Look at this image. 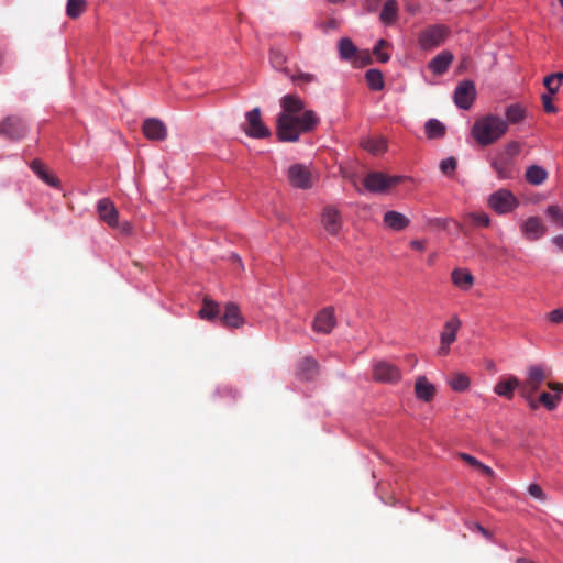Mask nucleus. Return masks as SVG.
Wrapping results in <instances>:
<instances>
[{
  "label": "nucleus",
  "instance_id": "1",
  "mask_svg": "<svg viewBox=\"0 0 563 563\" xmlns=\"http://www.w3.org/2000/svg\"><path fill=\"white\" fill-rule=\"evenodd\" d=\"M280 112L276 120V134L282 142H296L300 135L308 133L318 125L317 113L307 109L305 101L297 95L284 96L280 101Z\"/></svg>",
  "mask_w": 563,
  "mask_h": 563
},
{
  "label": "nucleus",
  "instance_id": "2",
  "mask_svg": "<svg viewBox=\"0 0 563 563\" xmlns=\"http://www.w3.org/2000/svg\"><path fill=\"white\" fill-rule=\"evenodd\" d=\"M508 131V123L498 115H484L477 119L471 130L473 139L482 146L490 145Z\"/></svg>",
  "mask_w": 563,
  "mask_h": 563
},
{
  "label": "nucleus",
  "instance_id": "3",
  "mask_svg": "<svg viewBox=\"0 0 563 563\" xmlns=\"http://www.w3.org/2000/svg\"><path fill=\"white\" fill-rule=\"evenodd\" d=\"M547 371L543 365H531L527 368L526 378L521 385V394L529 401L531 408H536L537 404L532 400L534 394L540 389L547 379Z\"/></svg>",
  "mask_w": 563,
  "mask_h": 563
},
{
  "label": "nucleus",
  "instance_id": "4",
  "mask_svg": "<svg viewBox=\"0 0 563 563\" xmlns=\"http://www.w3.org/2000/svg\"><path fill=\"white\" fill-rule=\"evenodd\" d=\"M449 35V30L444 25H430L419 32L417 42L422 51H432L439 47Z\"/></svg>",
  "mask_w": 563,
  "mask_h": 563
},
{
  "label": "nucleus",
  "instance_id": "5",
  "mask_svg": "<svg viewBox=\"0 0 563 563\" xmlns=\"http://www.w3.org/2000/svg\"><path fill=\"white\" fill-rule=\"evenodd\" d=\"M462 327L461 319L453 314L443 324L440 333V344L437 350L439 356H446L451 351V345L456 341L457 333Z\"/></svg>",
  "mask_w": 563,
  "mask_h": 563
},
{
  "label": "nucleus",
  "instance_id": "6",
  "mask_svg": "<svg viewBox=\"0 0 563 563\" xmlns=\"http://www.w3.org/2000/svg\"><path fill=\"white\" fill-rule=\"evenodd\" d=\"M488 207L498 214H506L519 206L518 198L508 189H498L489 195Z\"/></svg>",
  "mask_w": 563,
  "mask_h": 563
},
{
  "label": "nucleus",
  "instance_id": "7",
  "mask_svg": "<svg viewBox=\"0 0 563 563\" xmlns=\"http://www.w3.org/2000/svg\"><path fill=\"white\" fill-rule=\"evenodd\" d=\"M402 176H390L383 173H371L364 180V187L371 192H386L388 189L400 184Z\"/></svg>",
  "mask_w": 563,
  "mask_h": 563
},
{
  "label": "nucleus",
  "instance_id": "8",
  "mask_svg": "<svg viewBox=\"0 0 563 563\" xmlns=\"http://www.w3.org/2000/svg\"><path fill=\"white\" fill-rule=\"evenodd\" d=\"M287 178L292 187L308 189L312 187L317 177L308 166L294 164L287 170Z\"/></svg>",
  "mask_w": 563,
  "mask_h": 563
},
{
  "label": "nucleus",
  "instance_id": "9",
  "mask_svg": "<svg viewBox=\"0 0 563 563\" xmlns=\"http://www.w3.org/2000/svg\"><path fill=\"white\" fill-rule=\"evenodd\" d=\"M243 131L247 136L253 139H264L271 135L269 129L264 124L261 118V110L258 108L246 112Z\"/></svg>",
  "mask_w": 563,
  "mask_h": 563
},
{
  "label": "nucleus",
  "instance_id": "10",
  "mask_svg": "<svg viewBox=\"0 0 563 563\" xmlns=\"http://www.w3.org/2000/svg\"><path fill=\"white\" fill-rule=\"evenodd\" d=\"M339 55L341 59L350 60L355 67H362L369 63L367 54L362 55L349 37L339 41Z\"/></svg>",
  "mask_w": 563,
  "mask_h": 563
},
{
  "label": "nucleus",
  "instance_id": "11",
  "mask_svg": "<svg viewBox=\"0 0 563 563\" xmlns=\"http://www.w3.org/2000/svg\"><path fill=\"white\" fill-rule=\"evenodd\" d=\"M320 221L323 230L330 235L336 236L343 229V219L340 210L333 206L322 209Z\"/></svg>",
  "mask_w": 563,
  "mask_h": 563
},
{
  "label": "nucleus",
  "instance_id": "12",
  "mask_svg": "<svg viewBox=\"0 0 563 563\" xmlns=\"http://www.w3.org/2000/svg\"><path fill=\"white\" fill-rule=\"evenodd\" d=\"M373 378L383 384H396L401 379V372L398 366L379 361L373 366Z\"/></svg>",
  "mask_w": 563,
  "mask_h": 563
},
{
  "label": "nucleus",
  "instance_id": "13",
  "mask_svg": "<svg viewBox=\"0 0 563 563\" xmlns=\"http://www.w3.org/2000/svg\"><path fill=\"white\" fill-rule=\"evenodd\" d=\"M547 387L552 391H543L539 395L538 401L541 404L545 409L549 411H552L558 408L562 400V394H563V383L558 382H548Z\"/></svg>",
  "mask_w": 563,
  "mask_h": 563
},
{
  "label": "nucleus",
  "instance_id": "14",
  "mask_svg": "<svg viewBox=\"0 0 563 563\" xmlns=\"http://www.w3.org/2000/svg\"><path fill=\"white\" fill-rule=\"evenodd\" d=\"M475 86L470 80L460 82L454 91V102L461 109H470L475 100Z\"/></svg>",
  "mask_w": 563,
  "mask_h": 563
},
{
  "label": "nucleus",
  "instance_id": "15",
  "mask_svg": "<svg viewBox=\"0 0 563 563\" xmlns=\"http://www.w3.org/2000/svg\"><path fill=\"white\" fill-rule=\"evenodd\" d=\"M142 131L144 136L151 141H164L168 135L165 123L156 118H148L144 120Z\"/></svg>",
  "mask_w": 563,
  "mask_h": 563
},
{
  "label": "nucleus",
  "instance_id": "16",
  "mask_svg": "<svg viewBox=\"0 0 563 563\" xmlns=\"http://www.w3.org/2000/svg\"><path fill=\"white\" fill-rule=\"evenodd\" d=\"M26 133L23 121L15 117H8L0 123V134L10 140H20Z\"/></svg>",
  "mask_w": 563,
  "mask_h": 563
},
{
  "label": "nucleus",
  "instance_id": "17",
  "mask_svg": "<svg viewBox=\"0 0 563 563\" xmlns=\"http://www.w3.org/2000/svg\"><path fill=\"white\" fill-rule=\"evenodd\" d=\"M99 219L104 222L108 227L114 228L118 225L119 211L114 203L108 199L103 198L97 202L96 206Z\"/></svg>",
  "mask_w": 563,
  "mask_h": 563
},
{
  "label": "nucleus",
  "instance_id": "18",
  "mask_svg": "<svg viewBox=\"0 0 563 563\" xmlns=\"http://www.w3.org/2000/svg\"><path fill=\"white\" fill-rule=\"evenodd\" d=\"M336 320L332 308H324L313 320V330L318 333L329 334L335 327Z\"/></svg>",
  "mask_w": 563,
  "mask_h": 563
},
{
  "label": "nucleus",
  "instance_id": "19",
  "mask_svg": "<svg viewBox=\"0 0 563 563\" xmlns=\"http://www.w3.org/2000/svg\"><path fill=\"white\" fill-rule=\"evenodd\" d=\"M437 394V387L432 384L427 376L419 375L415 380V395L417 399L424 402L433 400Z\"/></svg>",
  "mask_w": 563,
  "mask_h": 563
},
{
  "label": "nucleus",
  "instance_id": "20",
  "mask_svg": "<svg viewBox=\"0 0 563 563\" xmlns=\"http://www.w3.org/2000/svg\"><path fill=\"white\" fill-rule=\"evenodd\" d=\"M220 320L224 327L233 329L241 328L245 322L240 308L233 302H228L224 306V311Z\"/></svg>",
  "mask_w": 563,
  "mask_h": 563
},
{
  "label": "nucleus",
  "instance_id": "21",
  "mask_svg": "<svg viewBox=\"0 0 563 563\" xmlns=\"http://www.w3.org/2000/svg\"><path fill=\"white\" fill-rule=\"evenodd\" d=\"M518 387L521 388L520 380L514 375H508L501 377L496 383L494 393L499 397H505L510 400L514 398V393Z\"/></svg>",
  "mask_w": 563,
  "mask_h": 563
},
{
  "label": "nucleus",
  "instance_id": "22",
  "mask_svg": "<svg viewBox=\"0 0 563 563\" xmlns=\"http://www.w3.org/2000/svg\"><path fill=\"white\" fill-rule=\"evenodd\" d=\"M522 234L529 240H538L544 235L547 229L542 221L537 217L528 218L520 225Z\"/></svg>",
  "mask_w": 563,
  "mask_h": 563
},
{
  "label": "nucleus",
  "instance_id": "23",
  "mask_svg": "<svg viewBox=\"0 0 563 563\" xmlns=\"http://www.w3.org/2000/svg\"><path fill=\"white\" fill-rule=\"evenodd\" d=\"M492 166L497 173L499 179H510L514 178L516 174L514 161L509 157H504L497 154L492 161Z\"/></svg>",
  "mask_w": 563,
  "mask_h": 563
},
{
  "label": "nucleus",
  "instance_id": "24",
  "mask_svg": "<svg viewBox=\"0 0 563 563\" xmlns=\"http://www.w3.org/2000/svg\"><path fill=\"white\" fill-rule=\"evenodd\" d=\"M383 222L393 231H401L409 227L410 219L401 212L390 210L384 214Z\"/></svg>",
  "mask_w": 563,
  "mask_h": 563
},
{
  "label": "nucleus",
  "instance_id": "25",
  "mask_svg": "<svg viewBox=\"0 0 563 563\" xmlns=\"http://www.w3.org/2000/svg\"><path fill=\"white\" fill-rule=\"evenodd\" d=\"M451 279L453 285L463 291L470 290L474 285V276L465 268L453 269Z\"/></svg>",
  "mask_w": 563,
  "mask_h": 563
},
{
  "label": "nucleus",
  "instance_id": "26",
  "mask_svg": "<svg viewBox=\"0 0 563 563\" xmlns=\"http://www.w3.org/2000/svg\"><path fill=\"white\" fill-rule=\"evenodd\" d=\"M452 62L453 54L449 51H442L430 60L429 68L433 74L441 75L448 70Z\"/></svg>",
  "mask_w": 563,
  "mask_h": 563
},
{
  "label": "nucleus",
  "instance_id": "27",
  "mask_svg": "<svg viewBox=\"0 0 563 563\" xmlns=\"http://www.w3.org/2000/svg\"><path fill=\"white\" fill-rule=\"evenodd\" d=\"M446 384L452 390L456 393H464L471 387V378L463 372H453L446 378Z\"/></svg>",
  "mask_w": 563,
  "mask_h": 563
},
{
  "label": "nucleus",
  "instance_id": "28",
  "mask_svg": "<svg viewBox=\"0 0 563 563\" xmlns=\"http://www.w3.org/2000/svg\"><path fill=\"white\" fill-rule=\"evenodd\" d=\"M31 169L44 181L46 183L47 185L49 186H53V187H58L59 186V180L57 177H55L54 175H52L47 169L46 167L44 166V164L38 161V159H34L31 162Z\"/></svg>",
  "mask_w": 563,
  "mask_h": 563
},
{
  "label": "nucleus",
  "instance_id": "29",
  "mask_svg": "<svg viewBox=\"0 0 563 563\" xmlns=\"http://www.w3.org/2000/svg\"><path fill=\"white\" fill-rule=\"evenodd\" d=\"M398 18V2L396 0H386L379 19L386 25H391L397 21Z\"/></svg>",
  "mask_w": 563,
  "mask_h": 563
},
{
  "label": "nucleus",
  "instance_id": "30",
  "mask_svg": "<svg viewBox=\"0 0 563 563\" xmlns=\"http://www.w3.org/2000/svg\"><path fill=\"white\" fill-rule=\"evenodd\" d=\"M362 146L367 152L378 155L387 150V142L384 137H369L362 142Z\"/></svg>",
  "mask_w": 563,
  "mask_h": 563
},
{
  "label": "nucleus",
  "instance_id": "31",
  "mask_svg": "<svg viewBox=\"0 0 563 563\" xmlns=\"http://www.w3.org/2000/svg\"><path fill=\"white\" fill-rule=\"evenodd\" d=\"M547 177V170L538 165H531L526 170V180L531 185H541Z\"/></svg>",
  "mask_w": 563,
  "mask_h": 563
},
{
  "label": "nucleus",
  "instance_id": "32",
  "mask_svg": "<svg viewBox=\"0 0 563 563\" xmlns=\"http://www.w3.org/2000/svg\"><path fill=\"white\" fill-rule=\"evenodd\" d=\"M218 314V303L209 298H205L202 301V307L198 312L199 318L203 320H214Z\"/></svg>",
  "mask_w": 563,
  "mask_h": 563
},
{
  "label": "nucleus",
  "instance_id": "33",
  "mask_svg": "<svg viewBox=\"0 0 563 563\" xmlns=\"http://www.w3.org/2000/svg\"><path fill=\"white\" fill-rule=\"evenodd\" d=\"M429 139H440L445 134V125L437 119H430L424 125Z\"/></svg>",
  "mask_w": 563,
  "mask_h": 563
},
{
  "label": "nucleus",
  "instance_id": "34",
  "mask_svg": "<svg viewBox=\"0 0 563 563\" xmlns=\"http://www.w3.org/2000/svg\"><path fill=\"white\" fill-rule=\"evenodd\" d=\"M366 82L372 90H382L384 89V77L380 70L378 69H369L365 74Z\"/></svg>",
  "mask_w": 563,
  "mask_h": 563
},
{
  "label": "nucleus",
  "instance_id": "35",
  "mask_svg": "<svg viewBox=\"0 0 563 563\" xmlns=\"http://www.w3.org/2000/svg\"><path fill=\"white\" fill-rule=\"evenodd\" d=\"M506 120L507 123L516 124L521 122L526 118V109L520 104H511L506 109Z\"/></svg>",
  "mask_w": 563,
  "mask_h": 563
},
{
  "label": "nucleus",
  "instance_id": "36",
  "mask_svg": "<svg viewBox=\"0 0 563 563\" xmlns=\"http://www.w3.org/2000/svg\"><path fill=\"white\" fill-rule=\"evenodd\" d=\"M563 80V73H554L549 76H547L543 79V85L547 87L548 92L551 95H555L562 85Z\"/></svg>",
  "mask_w": 563,
  "mask_h": 563
},
{
  "label": "nucleus",
  "instance_id": "37",
  "mask_svg": "<svg viewBox=\"0 0 563 563\" xmlns=\"http://www.w3.org/2000/svg\"><path fill=\"white\" fill-rule=\"evenodd\" d=\"M86 9L85 0H68L66 13L69 18L76 19L78 18Z\"/></svg>",
  "mask_w": 563,
  "mask_h": 563
},
{
  "label": "nucleus",
  "instance_id": "38",
  "mask_svg": "<svg viewBox=\"0 0 563 563\" xmlns=\"http://www.w3.org/2000/svg\"><path fill=\"white\" fill-rule=\"evenodd\" d=\"M520 143L517 141H511L504 146V148L498 153V155L514 159V157L517 156L520 153Z\"/></svg>",
  "mask_w": 563,
  "mask_h": 563
},
{
  "label": "nucleus",
  "instance_id": "39",
  "mask_svg": "<svg viewBox=\"0 0 563 563\" xmlns=\"http://www.w3.org/2000/svg\"><path fill=\"white\" fill-rule=\"evenodd\" d=\"M470 219L472 220V223L477 227H489L490 224V218L485 212H474L470 214Z\"/></svg>",
  "mask_w": 563,
  "mask_h": 563
},
{
  "label": "nucleus",
  "instance_id": "40",
  "mask_svg": "<svg viewBox=\"0 0 563 563\" xmlns=\"http://www.w3.org/2000/svg\"><path fill=\"white\" fill-rule=\"evenodd\" d=\"M456 159L454 157H448L440 163V169L445 175H453L456 169Z\"/></svg>",
  "mask_w": 563,
  "mask_h": 563
},
{
  "label": "nucleus",
  "instance_id": "41",
  "mask_svg": "<svg viewBox=\"0 0 563 563\" xmlns=\"http://www.w3.org/2000/svg\"><path fill=\"white\" fill-rule=\"evenodd\" d=\"M547 214L559 225L563 227V211L558 206H550L547 209Z\"/></svg>",
  "mask_w": 563,
  "mask_h": 563
},
{
  "label": "nucleus",
  "instance_id": "42",
  "mask_svg": "<svg viewBox=\"0 0 563 563\" xmlns=\"http://www.w3.org/2000/svg\"><path fill=\"white\" fill-rule=\"evenodd\" d=\"M528 493L531 497L538 499V500H545L547 496L542 489V487L539 484L532 483L528 486Z\"/></svg>",
  "mask_w": 563,
  "mask_h": 563
},
{
  "label": "nucleus",
  "instance_id": "43",
  "mask_svg": "<svg viewBox=\"0 0 563 563\" xmlns=\"http://www.w3.org/2000/svg\"><path fill=\"white\" fill-rule=\"evenodd\" d=\"M552 96L553 95H551L549 92V93L542 95V97H541L543 108H544L545 112H548V113H555L558 111L556 107L552 102Z\"/></svg>",
  "mask_w": 563,
  "mask_h": 563
},
{
  "label": "nucleus",
  "instance_id": "44",
  "mask_svg": "<svg viewBox=\"0 0 563 563\" xmlns=\"http://www.w3.org/2000/svg\"><path fill=\"white\" fill-rule=\"evenodd\" d=\"M316 79H317V77L313 74H308V73H299L297 75L291 76V80L294 82L308 84V82L316 81Z\"/></svg>",
  "mask_w": 563,
  "mask_h": 563
},
{
  "label": "nucleus",
  "instance_id": "45",
  "mask_svg": "<svg viewBox=\"0 0 563 563\" xmlns=\"http://www.w3.org/2000/svg\"><path fill=\"white\" fill-rule=\"evenodd\" d=\"M384 45H386V42L380 40L374 48V54L376 55L377 59L382 63H386L387 60H389V55L382 51V47Z\"/></svg>",
  "mask_w": 563,
  "mask_h": 563
},
{
  "label": "nucleus",
  "instance_id": "46",
  "mask_svg": "<svg viewBox=\"0 0 563 563\" xmlns=\"http://www.w3.org/2000/svg\"><path fill=\"white\" fill-rule=\"evenodd\" d=\"M113 229H118L122 234L130 235L133 232V225L129 221L120 222L118 220V225H115Z\"/></svg>",
  "mask_w": 563,
  "mask_h": 563
},
{
  "label": "nucleus",
  "instance_id": "47",
  "mask_svg": "<svg viewBox=\"0 0 563 563\" xmlns=\"http://www.w3.org/2000/svg\"><path fill=\"white\" fill-rule=\"evenodd\" d=\"M460 457L466 462L468 465L475 467L478 470V467L481 466L482 462H479L476 457L470 455V454H466V453H461L460 454Z\"/></svg>",
  "mask_w": 563,
  "mask_h": 563
},
{
  "label": "nucleus",
  "instance_id": "48",
  "mask_svg": "<svg viewBox=\"0 0 563 563\" xmlns=\"http://www.w3.org/2000/svg\"><path fill=\"white\" fill-rule=\"evenodd\" d=\"M409 245H410V247L412 250L422 253L426 250L427 241L426 240L416 239V240H411Z\"/></svg>",
  "mask_w": 563,
  "mask_h": 563
},
{
  "label": "nucleus",
  "instance_id": "49",
  "mask_svg": "<svg viewBox=\"0 0 563 563\" xmlns=\"http://www.w3.org/2000/svg\"><path fill=\"white\" fill-rule=\"evenodd\" d=\"M549 320L553 323H561L563 322V310L562 309H555L549 313Z\"/></svg>",
  "mask_w": 563,
  "mask_h": 563
},
{
  "label": "nucleus",
  "instance_id": "50",
  "mask_svg": "<svg viewBox=\"0 0 563 563\" xmlns=\"http://www.w3.org/2000/svg\"><path fill=\"white\" fill-rule=\"evenodd\" d=\"M302 366L309 371V372H312V373H316L318 371V364L312 358H306L302 363Z\"/></svg>",
  "mask_w": 563,
  "mask_h": 563
},
{
  "label": "nucleus",
  "instance_id": "51",
  "mask_svg": "<svg viewBox=\"0 0 563 563\" xmlns=\"http://www.w3.org/2000/svg\"><path fill=\"white\" fill-rule=\"evenodd\" d=\"M472 529L483 534L486 539H492V533L479 523H473Z\"/></svg>",
  "mask_w": 563,
  "mask_h": 563
},
{
  "label": "nucleus",
  "instance_id": "52",
  "mask_svg": "<svg viewBox=\"0 0 563 563\" xmlns=\"http://www.w3.org/2000/svg\"><path fill=\"white\" fill-rule=\"evenodd\" d=\"M271 58H272L273 63H277L279 65H282L285 62V57L278 51H272L271 52Z\"/></svg>",
  "mask_w": 563,
  "mask_h": 563
},
{
  "label": "nucleus",
  "instance_id": "53",
  "mask_svg": "<svg viewBox=\"0 0 563 563\" xmlns=\"http://www.w3.org/2000/svg\"><path fill=\"white\" fill-rule=\"evenodd\" d=\"M478 470H479L484 475H487V476H489V477H494V475H495L494 471H493L489 466H487V465H485V464H483V463L481 464V466L478 467Z\"/></svg>",
  "mask_w": 563,
  "mask_h": 563
},
{
  "label": "nucleus",
  "instance_id": "54",
  "mask_svg": "<svg viewBox=\"0 0 563 563\" xmlns=\"http://www.w3.org/2000/svg\"><path fill=\"white\" fill-rule=\"evenodd\" d=\"M552 242L558 246L559 250L563 251V235L555 236Z\"/></svg>",
  "mask_w": 563,
  "mask_h": 563
},
{
  "label": "nucleus",
  "instance_id": "55",
  "mask_svg": "<svg viewBox=\"0 0 563 563\" xmlns=\"http://www.w3.org/2000/svg\"><path fill=\"white\" fill-rule=\"evenodd\" d=\"M516 563H534L532 560L528 559V558H518Z\"/></svg>",
  "mask_w": 563,
  "mask_h": 563
},
{
  "label": "nucleus",
  "instance_id": "56",
  "mask_svg": "<svg viewBox=\"0 0 563 563\" xmlns=\"http://www.w3.org/2000/svg\"><path fill=\"white\" fill-rule=\"evenodd\" d=\"M233 258L239 266L243 267L242 260L239 256H234Z\"/></svg>",
  "mask_w": 563,
  "mask_h": 563
},
{
  "label": "nucleus",
  "instance_id": "57",
  "mask_svg": "<svg viewBox=\"0 0 563 563\" xmlns=\"http://www.w3.org/2000/svg\"><path fill=\"white\" fill-rule=\"evenodd\" d=\"M331 3H343L345 0H328Z\"/></svg>",
  "mask_w": 563,
  "mask_h": 563
},
{
  "label": "nucleus",
  "instance_id": "58",
  "mask_svg": "<svg viewBox=\"0 0 563 563\" xmlns=\"http://www.w3.org/2000/svg\"><path fill=\"white\" fill-rule=\"evenodd\" d=\"M408 11L411 13H415L416 12L415 7L408 8Z\"/></svg>",
  "mask_w": 563,
  "mask_h": 563
},
{
  "label": "nucleus",
  "instance_id": "59",
  "mask_svg": "<svg viewBox=\"0 0 563 563\" xmlns=\"http://www.w3.org/2000/svg\"><path fill=\"white\" fill-rule=\"evenodd\" d=\"M408 11L411 13H415L416 12L415 7L408 8Z\"/></svg>",
  "mask_w": 563,
  "mask_h": 563
},
{
  "label": "nucleus",
  "instance_id": "60",
  "mask_svg": "<svg viewBox=\"0 0 563 563\" xmlns=\"http://www.w3.org/2000/svg\"><path fill=\"white\" fill-rule=\"evenodd\" d=\"M561 7L563 8V0H558Z\"/></svg>",
  "mask_w": 563,
  "mask_h": 563
}]
</instances>
